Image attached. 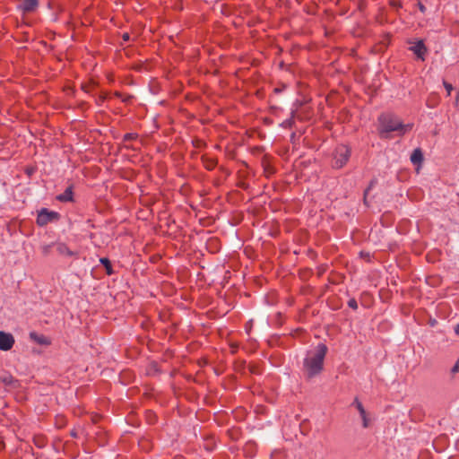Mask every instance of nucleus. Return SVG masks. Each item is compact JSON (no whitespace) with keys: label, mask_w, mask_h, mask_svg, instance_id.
Returning a JSON list of instances; mask_svg holds the SVG:
<instances>
[{"label":"nucleus","mask_w":459,"mask_h":459,"mask_svg":"<svg viewBox=\"0 0 459 459\" xmlns=\"http://www.w3.org/2000/svg\"><path fill=\"white\" fill-rule=\"evenodd\" d=\"M326 352L327 347L325 344H319L315 350L307 353L303 367L308 378H312L321 373Z\"/></svg>","instance_id":"obj_1"},{"label":"nucleus","mask_w":459,"mask_h":459,"mask_svg":"<svg viewBox=\"0 0 459 459\" xmlns=\"http://www.w3.org/2000/svg\"><path fill=\"white\" fill-rule=\"evenodd\" d=\"M379 135L381 138H389L391 132H397L399 135H403L411 131L412 124H403L396 117L391 114H383L378 118Z\"/></svg>","instance_id":"obj_2"},{"label":"nucleus","mask_w":459,"mask_h":459,"mask_svg":"<svg viewBox=\"0 0 459 459\" xmlns=\"http://www.w3.org/2000/svg\"><path fill=\"white\" fill-rule=\"evenodd\" d=\"M60 215L58 212L42 208L38 213L36 222L39 226L44 227L49 222L58 221Z\"/></svg>","instance_id":"obj_3"},{"label":"nucleus","mask_w":459,"mask_h":459,"mask_svg":"<svg viewBox=\"0 0 459 459\" xmlns=\"http://www.w3.org/2000/svg\"><path fill=\"white\" fill-rule=\"evenodd\" d=\"M351 150L346 146H341L336 150V155L333 160V167L336 169L342 168L349 160Z\"/></svg>","instance_id":"obj_4"},{"label":"nucleus","mask_w":459,"mask_h":459,"mask_svg":"<svg viewBox=\"0 0 459 459\" xmlns=\"http://www.w3.org/2000/svg\"><path fill=\"white\" fill-rule=\"evenodd\" d=\"M15 342L14 337L10 333L0 331V350L4 351H10Z\"/></svg>","instance_id":"obj_5"},{"label":"nucleus","mask_w":459,"mask_h":459,"mask_svg":"<svg viewBox=\"0 0 459 459\" xmlns=\"http://www.w3.org/2000/svg\"><path fill=\"white\" fill-rule=\"evenodd\" d=\"M409 50L413 52V54L421 61L425 60L428 54V48L421 39L418 40L414 45L411 46Z\"/></svg>","instance_id":"obj_6"},{"label":"nucleus","mask_w":459,"mask_h":459,"mask_svg":"<svg viewBox=\"0 0 459 459\" xmlns=\"http://www.w3.org/2000/svg\"><path fill=\"white\" fill-rule=\"evenodd\" d=\"M352 405H354L356 407V409L358 410V411L361 417L363 428H365V429L368 428L370 420L368 418V413H367L363 404L359 401L358 398H355Z\"/></svg>","instance_id":"obj_7"},{"label":"nucleus","mask_w":459,"mask_h":459,"mask_svg":"<svg viewBox=\"0 0 459 459\" xmlns=\"http://www.w3.org/2000/svg\"><path fill=\"white\" fill-rule=\"evenodd\" d=\"M20 1H21L20 8L23 11V13L34 12L39 5L38 0H20Z\"/></svg>","instance_id":"obj_8"},{"label":"nucleus","mask_w":459,"mask_h":459,"mask_svg":"<svg viewBox=\"0 0 459 459\" xmlns=\"http://www.w3.org/2000/svg\"><path fill=\"white\" fill-rule=\"evenodd\" d=\"M56 249L58 255H65V256H74L75 255V253L70 250V248L67 247L65 243H57L56 244Z\"/></svg>","instance_id":"obj_9"},{"label":"nucleus","mask_w":459,"mask_h":459,"mask_svg":"<svg viewBox=\"0 0 459 459\" xmlns=\"http://www.w3.org/2000/svg\"><path fill=\"white\" fill-rule=\"evenodd\" d=\"M73 186H68L65 192L59 195L56 196V199L60 202L65 203V202H72L73 201Z\"/></svg>","instance_id":"obj_10"},{"label":"nucleus","mask_w":459,"mask_h":459,"mask_svg":"<svg viewBox=\"0 0 459 459\" xmlns=\"http://www.w3.org/2000/svg\"><path fill=\"white\" fill-rule=\"evenodd\" d=\"M411 161L414 165H420L423 161V153L420 148H416L411 155Z\"/></svg>","instance_id":"obj_11"},{"label":"nucleus","mask_w":459,"mask_h":459,"mask_svg":"<svg viewBox=\"0 0 459 459\" xmlns=\"http://www.w3.org/2000/svg\"><path fill=\"white\" fill-rule=\"evenodd\" d=\"M30 339L34 340L37 343L42 345H48L49 342L44 335H38L36 333H30Z\"/></svg>","instance_id":"obj_12"},{"label":"nucleus","mask_w":459,"mask_h":459,"mask_svg":"<svg viewBox=\"0 0 459 459\" xmlns=\"http://www.w3.org/2000/svg\"><path fill=\"white\" fill-rule=\"evenodd\" d=\"M100 262L105 267L107 274L111 275L113 273V270L109 259L107 257H102L100 259Z\"/></svg>","instance_id":"obj_13"},{"label":"nucleus","mask_w":459,"mask_h":459,"mask_svg":"<svg viewBox=\"0 0 459 459\" xmlns=\"http://www.w3.org/2000/svg\"><path fill=\"white\" fill-rule=\"evenodd\" d=\"M203 162L208 170L213 169L217 164L215 160L210 158H203Z\"/></svg>","instance_id":"obj_14"},{"label":"nucleus","mask_w":459,"mask_h":459,"mask_svg":"<svg viewBox=\"0 0 459 459\" xmlns=\"http://www.w3.org/2000/svg\"><path fill=\"white\" fill-rule=\"evenodd\" d=\"M33 442L38 447H44L46 446L45 437L42 436L35 437Z\"/></svg>","instance_id":"obj_15"},{"label":"nucleus","mask_w":459,"mask_h":459,"mask_svg":"<svg viewBox=\"0 0 459 459\" xmlns=\"http://www.w3.org/2000/svg\"><path fill=\"white\" fill-rule=\"evenodd\" d=\"M137 137H138V134L135 133H127L124 135L123 142L126 143L129 141H133V140H135Z\"/></svg>","instance_id":"obj_16"},{"label":"nucleus","mask_w":459,"mask_h":459,"mask_svg":"<svg viewBox=\"0 0 459 459\" xmlns=\"http://www.w3.org/2000/svg\"><path fill=\"white\" fill-rule=\"evenodd\" d=\"M389 4L396 10L403 7V4L399 0H389Z\"/></svg>","instance_id":"obj_17"},{"label":"nucleus","mask_w":459,"mask_h":459,"mask_svg":"<svg viewBox=\"0 0 459 459\" xmlns=\"http://www.w3.org/2000/svg\"><path fill=\"white\" fill-rule=\"evenodd\" d=\"M348 306L356 310L358 308V303H357V300L355 299H351L349 301H348Z\"/></svg>","instance_id":"obj_18"},{"label":"nucleus","mask_w":459,"mask_h":459,"mask_svg":"<svg viewBox=\"0 0 459 459\" xmlns=\"http://www.w3.org/2000/svg\"><path fill=\"white\" fill-rule=\"evenodd\" d=\"M443 84L447 91V95H450L451 91H453V85L446 81H444Z\"/></svg>","instance_id":"obj_19"},{"label":"nucleus","mask_w":459,"mask_h":459,"mask_svg":"<svg viewBox=\"0 0 459 459\" xmlns=\"http://www.w3.org/2000/svg\"><path fill=\"white\" fill-rule=\"evenodd\" d=\"M451 371L454 374L459 372V359L456 360V362L454 365V367L452 368Z\"/></svg>","instance_id":"obj_20"},{"label":"nucleus","mask_w":459,"mask_h":459,"mask_svg":"<svg viewBox=\"0 0 459 459\" xmlns=\"http://www.w3.org/2000/svg\"><path fill=\"white\" fill-rule=\"evenodd\" d=\"M50 248H51V246L50 245H48V246H44L42 247V252L45 255H48L50 252Z\"/></svg>","instance_id":"obj_21"},{"label":"nucleus","mask_w":459,"mask_h":459,"mask_svg":"<svg viewBox=\"0 0 459 459\" xmlns=\"http://www.w3.org/2000/svg\"><path fill=\"white\" fill-rule=\"evenodd\" d=\"M418 7L422 13H424L426 12V7L422 3L419 2Z\"/></svg>","instance_id":"obj_22"},{"label":"nucleus","mask_w":459,"mask_h":459,"mask_svg":"<svg viewBox=\"0 0 459 459\" xmlns=\"http://www.w3.org/2000/svg\"><path fill=\"white\" fill-rule=\"evenodd\" d=\"M82 89L85 92H89V91H90V84H88V83H83V84H82Z\"/></svg>","instance_id":"obj_23"},{"label":"nucleus","mask_w":459,"mask_h":459,"mask_svg":"<svg viewBox=\"0 0 459 459\" xmlns=\"http://www.w3.org/2000/svg\"><path fill=\"white\" fill-rule=\"evenodd\" d=\"M122 39L124 41H128L130 39V36L128 33H124Z\"/></svg>","instance_id":"obj_24"},{"label":"nucleus","mask_w":459,"mask_h":459,"mask_svg":"<svg viewBox=\"0 0 459 459\" xmlns=\"http://www.w3.org/2000/svg\"><path fill=\"white\" fill-rule=\"evenodd\" d=\"M455 332L457 335H459V324L455 326Z\"/></svg>","instance_id":"obj_25"},{"label":"nucleus","mask_w":459,"mask_h":459,"mask_svg":"<svg viewBox=\"0 0 459 459\" xmlns=\"http://www.w3.org/2000/svg\"><path fill=\"white\" fill-rule=\"evenodd\" d=\"M115 96L117 97V98H121L122 97V94L118 91H116L115 92Z\"/></svg>","instance_id":"obj_26"},{"label":"nucleus","mask_w":459,"mask_h":459,"mask_svg":"<svg viewBox=\"0 0 459 459\" xmlns=\"http://www.w3.org/2000/svg\"><path fill=\"white\" fill-rule=\"evenodd\" d=\"M129 99H131V97H130V96H128V97H126V98H124L122 100H123L124 102H126V101H128V100H129Z\"/></svg>","instance_id":"obj_27"},{"label":"nucleus","mask_w":459,"mask_h":459,"mask_svg":"<svg viewBox=\"0 0 459 459\" xmlns=\"http://www.w3.org/2000/svg\"><path fill=\"white\" fill-rule=\"evenodd\" d=\"M456 102L459 101V92H457V95H456V100H455Z\"/></svg>","instance_id":"obj_28"},{"label":"nucleus","mask_w":459,"mask_h":459,"mask_svg":"<svg viewBox=\"0 0 459 459\" xmlns=\"http://www.w3.org/2000/svg\"><path fill=\"white\" fill-rule=\"evenodd\" d=\"M286 123H288V125H290H290H291V123H292V120L286 121Z\"/></svg>","instance_id":"obj_29"},{"label":"nucleus","mask_w":459,"mask_h":459,"mask_svg":"<svg viewBox=\"0 0 459 459\" xmlns=\"http://www.w3.org/2000/svg\"><path fill=\"white\" fill-rule=\"evenodd\" d=\"M368 190H369V188H368V189L365 191V194H364V195H365V196L367 195V194H368Z\"/></svg>","instance_id":"obj_30"}]
</instances>
